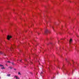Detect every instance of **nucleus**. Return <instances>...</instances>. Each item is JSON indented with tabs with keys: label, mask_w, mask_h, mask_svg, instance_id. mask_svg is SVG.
I'll return each mask as SVG.
<instances>
[{
	"label": "nucleus",
	"mask_w": 79,
	"mask_h": 79,
	"mask_svg": "<svg viewBox=\"0 0 79 79\" xmlns=\"http://www.w3.org/2000/svg\"><path fill=\"white\" fill-rule=\"evenodd\" d=\"M14 47H15V45H14L11 46V47L10 48V50L11 51H13L14 50H13Z\"/></svg>",
	"instance_id": "f257e3e1"
},
{
	"label": "nucleus",
	"mask_w": 79,
	"mask_h": 79,
	"mask_svg": "<svg viewBox=\"0 0 79 79\" xmlns=\"http://www.w3.org/2000/svg\"><path fill=\"white\" fill-rule=\"evenodd\" d=\"M48 33V29H46L44 31V34L47 35Z\"/></svg>",
	"instance_id": "f03ea898"
},
{
	"label": "nucleus",
	"mask_w": 79,
	"mask_h": 79,
	"mask_svg": "<svg viewBox=\"0 0 79 79\" xmlns=\"http://www.w3.org/2000/svg\"><path fill=\"white\" fill-rule=\"evenodd\" d=\"M64 70L63 71V72L64 73H65V74H68V71L65 69H64Z\"/></svg>",
	"instance_id": "7ed1b4c3"
},
{
	"label": "nucleus",
	"mask_w": 79,
	"mask_h": 79,
	"mask_svg": "<svg viewBox=\"0 0 79 79\" xmlns=\"http://www.w3.org/2000/svg\"><path fill=\"white\" fill-rule=\"evenodd\" d=\"M12 37L11 36H10L9 35H8L7 37V40H10V39H11Z\"/></svg>",
	"instance_id": "20e7f679"
},
{
	"label": "nucleus",
	"mask_w": 79,
	"mask_h": 79,
	"mask_svg": "<svg viewBox=\"0 0 79 79\" xmlns=\"http://www.w3.org/2000/svg\"><path fill=\"white\" fill-rule=\"evenodd\" d=\"M14 77L16 78V79H19V78L17 76H15V77Z\"/></svg>",
	"instance_id": "39448f33"
},
{
	"label": "nucleus",
	"mask_w": 79,
	"mask_h": 79,
	"mask_svg": "<svg viewBox=\"0 0 79 79\" xmlns=\"http://www.w3.org/2000/svg\"><path fill=\"white\" fill-rule=\"evenodd\" d=\"M73 41V40H72V39H70L69 41V42L71 44V42Z\"/></svg>",
	"instance_id": "423d86ee"
},
{
	"label": "nucleus",
	"mask_w": 79,
	"mask_h": 79,
	"mask_svg": "<svg viewBox=\"0 0 79 79\" xmlns=\"http://www.w3.org/2000/svg\"><path fill=\"white\" fill-rule=\"evenodd\" d=\"M3 65L0 64V67H3Z\"/></svg>",
	"instance_id": "0eeeda50"
},
{
	"label": "nucleus",
	"mask_w": 79,
	"mask_h": 79,
	"mask_svg": "<svg viewBox=\"0 0 79 79\" xmlns=\"http://www.w3.org/2000/svg\"><path fill=\"white\" fill-rule=\"evenodd\" d=\"M18 74L19 75H21V73L19 72H18Z\"/></svg>",
	"instance_id": "6e6552de"
},
{
	"label": "nucleus",
	"mask_w": 79,
	"mask_h": 79,
	"mask_svg": "<svg viewBox=\"0 0 79 79\" xmlns=\"http://www.w3.org/2000/svg\"><path fill=\"white\" fill-rule=\"evenodd\" d=\"M51 79H55V77H54V76H53V77H52L51 78Z\"/></svg>",
	"instance_id": "1a4fd4ad"
},
{
	"label": "nucleus",
	"mask_w": 79,
	"mask_h": 79,
	"mask_svg": "<svg viewBox=\"0 0 79 79\" xmlns=\"http://www.w3.org/2000/svg\"><path fill=\"white\" fill-rule=\"evenodd\" d=\"M11 75L10 74H7V76H10V75Z\"/></svg>",
	"instance_id": "9d476101"
},
{
	"label": "nucleus",
	"mask_w": 79,
	"mask_h": 79,
	"mask_svg": "<svg viewBox=\"0 0 79 79\" xmlns=\"http://www.w3.org/2000/svg\"><path fill=\"white\" fill-rule=\"evenodd\" d=\"M40 75H41V76H42V74H43V73L42 72H41V73H40Z\"/></svg>",
	"instance_id": "9b49d317"
},
{
	"label": "nucleus",
	"mask_w": 79,
	"mask_h": 79,
	"mask_svg": "<svg viewBox=\"0 0 79 79\" xmlns=\"http://www.w3.org/2000/svg\"><path fill=\"white\" fill-rule=\"evenodd\" d=\"M9 68H10V69H12V68L11 67H10Z\"/></svg>",
	"instance_id": "f8f14e48"
},
{
	"label": "nucleus",
	"mask_w": 79,
	"mask_h": 79,
	"mask_svg": "<svg viewBox=\"0 0 79 79\" xmlns=\"http://www.w3.org/2000/svg\"><path fill=\"white\" fill-rule=\"evenodd\" d=\"M19 61L21 63L22 62V60H20Z\"/></svg>",
	"instance_id": "ddd939ff"
},
{
	"label": "nucleus",
	"mask_w": 79,
	"mask_h": 79,
	"mask_svg": "<svg viewBox=\"0 0 79 79\" xmlns=\"http://www.w3.org/2000/svg\"><path fill=\"white\" fill-rule=\"evenodd\" d=\"M7 62V63H10V61H8Z\"/></svg>",
	"instance_id": "4468645a"
},
{
	"label": "nucleus",
	"mask_w": 79,
	"mask_h": 79,
	"mask_svg": "<svg viewBox=\"0 0 79 79\" xmlns=\"http://www.w3.org/2000/svg\"><path fill=\"white\" fill-rule=\"evenodd\" d=\"M1 69H5V68L4 67L1 68Z\"/></svg>",
	"instance_id": "2eb2a0df"
},
{
	"label": "nucleus",
	"mask_w": 79,
	"mask_h": 79,
	"mask_svg": "<svg viewBox=\"0 0 79 79\" xmlns=\"http://www.w3.org/2000/svg\"><path fill=\"white\" fill-rule=\"evenodd\" d=\"M25 61H27V60L26 59H25Z\"/></svg>",
	"instance_id": "dca6fc26"
},
{
	"label": "nucleus",
	"mask_w": 79,
	"mask_h": 79,
	"mask_svg": "<svg viewBox=\"0 0 79 79\" xmlns=\"http://www.w3.org/2000/svg\"><path fill=\"white\" fill-rule=\"evenodd\" d=\"M69 64H70V65H71V63H70V62H69Z\"/></svg>",
	"instance_id": "f3484780"
},
{
	"label": "nucleus",
	"mask_w": 79,
	"mask_h": 79,
	"mask_svg": "<svg viewBox=\"0 0 79 79\" xmlns=\"http://www.w3.org/2000/svg\"><path fill=\"white\" fill-rule=\"evenodd\" d=\"M0 53L1 54L2 53V51L0 52Z\"/></svg>",
	"instance_id": "a211bd4d"
},
{
	"label": "nucleus",
	"mask_w": 79,
	"mask_h": 79,
	"mask_svg": "<svg viewBox=\"0 0 79 79\" xmlns=\"http://www.w3.org/2000/svg\"><path fill=\"white\" fill-rule=\"evenodd\" d=\"M38 35H39V34H40V33H39V32H38Z\"/></svg>",
	"instance_id": "6ab92c4d"
},
{
	"label": "nucleus",
	"mask_w": 79,
	"mask_h": 79,
	"mask_svg": "<svg viewBox=\"0 0 79 79\" xmlns=\"http://www.w3.org/2000/svg\"><path fill=\"white\" fill-rule=\"evenodd\" d=\"M57 68H59V67H58L57 66Z\"/></svg>",
	"instance_id": "aec40b11"
},
{
	"label": "nucleus",
	"mask_w": 79,
	"mask_h": 79,
	"mask_svg": "<svg viewBox=\"0 0 79 79\" xmlns=\"http://www.w3.org/2000/svg\"><path fill=\"white\" fill-rule=\"evenodd\" d=\"M30 73H31V74H32V73H31V72Z\"/></svg>",
	"instance_id": "412c9836"
},
{
	"label": "nucleus",
	"mask_w": 79,
	"mask_h": 79,
	"mask_svg": "<svg viewBox=\"0 0 79 79\" xmlns=\"http://www.w3.org/2000/svg\"><path fill=\"white\" fill-rule=\"evenodd\" d=\"M25 31V32H27V31Z\"/></svg>",
	"instance_id": "4be33fe9"
},
{
	"label": "nucleus",
	"mask_w": 79,
	"mask_h": 79,
	"mask_svg": "<svg viewBox=\"0 0 79 79\" xmlns=\"http://www.w3.org/2000/svg\"><path fill=\"white\" fill-rule=\"evenodd\" d=\"M12 64H14V63H12Z\"/></svg>",
	"instance_id": "5701e85b"
},
{
	"label": "nucleus",
	"mask_w": 79,
	"mask_h": 79,
	"mask_svg": "<svg viewBox=\"0 0 79 79\" xmlns=\"http://www.w3.org/2000/svg\"><path fill=\"white\" fill-rule=\"evenodd\" d=\"M4 56H6V55H5V54L4 55Z\"/></svg>",
	"instance_id": "b1692460"
},
{
	"label": "nucleus",
	"mask_w": 79,
	"mask_h": 79,
	"mask_svg": "<svg viewBox=\"0 0 79 79\" xmlns=\"http://www.w3.org/2000/svg\"><path fill=\"white\" fill-rule=\"evenodd\" d=\"M14 70H16V69H14Z\"/></svg>",
	"instance_id": "393cba45"
},
{
	"label": "nucleus",
	"mask_w": 79,
	"mask_h": 79,
	"mask_svg": "<svg viewBox=\"0 0 79 79\" xmlns=\"http://www.w3.org/2000/svg\"><path fill=\"white\" fill-rule=\"evenodd\" d=\"M50 44H51L52 43H50Z\"/></svg>",
	"instance_id": "a878e982"
},
{
	"label": "nucleus",
	"mask_w": 79,
	"mask_h": 79,
	"mask_svg": "<svg viewBox=\"0 0 79 79\" xmlns=\"http://www.w3.org/2000/svg\"><path fill=\"white\" fill-rule=\"evenodd\" d=\"M0 79H1V77H0Z\"/></svg>",
	"instance_id": "bb28decb"
},
{
	"label": "nucleus",
	"mask_w": 79,
	"mask_h": 79,
	"mask_svg": "<svg viewBox=\"0 0 79 79\" xmlns=\"http://www.w3.org/2000/svg\"><path fill=\"white\" fill-rule=\"evenodd\" d=\"M73 63H74V62L73 61Z\"/></svg>",
	"instance_id": "cd10ccee"
},
{
	"label": "nucleus",
	"mask_w": 79,
	"mask_h": 79,
	"mask_svg": "<svg viewBox=\"0 0 79 79\" xmlns=\"http://www.w3.org/2000/svg\"><path fill=\"white\" fill-rule=\"evenodd\" d=\"M72 73H73V71Z\"/></svg>",
	"instance_id": "c85d7f7f"
},
{
	"label": "nucleus",
	"mask_w": 79,
	"mask_h": 79,
	"mask_svg": "<svg viewBox=\"0 0 79 79\" xmlns=\"http://www.w3.org/2000/svg\"><path fill=\"white\" fill-rule=\"evenodd\" d=\"M2 31V32H3V31Z\"/></svg>",
	"instance_id": "c756f323"
},
{
	"label": "nucleus",
	"mask_w": 79,
	"mask_h": 79,
	"mask_svg": "<svg viewBox=\"0 0 79 79\" xmlns=\"http://www.w3.org/2000/svg\"><path fill=\"white\" fill-rule=\"evenodd\" d=\"M25 68H26V66H25Z\"/></svg>",
	"instance_id": "7c9ffc66"
},
{
	"label": "nucleus",
	"mask_w": 79,
	"mask_h": 79,
	"mask_svg": "<svg viewBox=\"0 0 79 79\" xmlns=\"http://www.w3.org/2000/svg\"><path fill=\"white\" fill-rule=\"evenodd\" d=\"M48 45H49V44H48Z\"/></svg>",
	"instance_id": "2f4dec72"
},
{
	"label": "nucleus",
	"mask_w": 79,
	"mask_h": 79,
	"mask_svg": "<svg viewBox=\"0 0 79 79\" xmlns=\"http://www.w3.org/2000/svg\"><path fill=\"white\" fill-rule=\"evenodd\" d=\"M31 63L32 64V63L31 62Z\"/></svg>",
	"instance_id": "473e14b6"
}]
</instances>
